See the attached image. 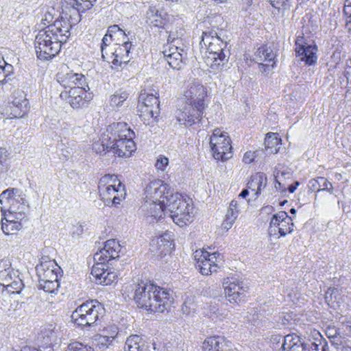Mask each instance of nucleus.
<instances>
[{
  "instance_id": "obj_1",
  "label": "nucleus",
  "mask_w": 351,
  "mask_h": 351,
  "mask_svg": "<svg viewBox=\"0 0 351 351\" xmlns=\"http://www.w3.org/2000/svg\"><path fill=\"white\" fill-rule=\"evenodd\" d=\"M134 300L138 307L154 313L168 310L173 302L169 291L144 281L134 285Z\"/></svg>"
},
{
  "instance_id": "obj_2",
  "label": "nucleus",
  "mask_w": 351,
  "mask_h": 351,
  "mask_svg": "<svg viewBox=\"0 0 351 351\" xmlns=\"http://www.w3.org/2000/svg\"><path fill=\"white\" fill-rule=\"evenodd\" d=\"M206 88L199 84H192L184 94L186 105L176 112V119L180 125L191 126L200 121L205 108Z\"/></svg>"
},
{
  "instance_id": "obj_3",
  "label": "nucleus",
  "mask_w": 351,
  "mask_h": 351,
  "mask_svg": "<svg viewBox=\"0 0 351 351\" xmlns=\"http://www.w3.org/2000/svg\"><path fill=\"white\" fill-rule=\"evenodd\" d=\"M134 132L125 122L110 124V152L119 157H130L136 150Z\"/></svg>"
},
{
  "instance_id": "obj_4",
  "label": "nucleus",
  "mask_w": 351,
  "mask_h": 351,
  "mask_svg": "<svg viewBox=\"0 0 351 351\" xmlns=\"http://www.w3.org/2000/svg\"><path fill=\"white\" fill-rule=\"evenodd\" d=\"M105 313L104 306L97 300H89L79 305L72 313L71 318L78 328L84 329L97 326Z\"/></svg>"
},
{
  "instance_id": "obj_5",
  "label": "nucleus",
  "mask_w": 351,
  "mask_h": 351,
  "mask_svg": "<svg viewBox=\"0 0 351 351\" xmlns=\"http://www.w3.org/2000/svg\"><path fill=\"white\" fill-rule=\"evenodd\" d=\"M191 200L186 199L181 194L175 193L165 202L166 211L173 222L183 227L191 223L193 218V208L190 204Z\"/></svg>"
},
{
  "instance_id": "obj_6",
  "label": "nucleus",
  "mask_w": 351,
  "mask_h": 351,
  "mask_svg": "<svg viewBox=\"0 0 351 351\" xmlns=\"http://www.w3.org/2000/svg\"><path fill=\"white\" fill-rule=\"evenodd\" d=\"M1 213L14 214L16 219H24L29 204L23 192L16 188H9L0 194Z\"/></svg>"
},
{
  "instance_id": "obj_7",
  "label": "nucleus",
  "mask_w": 351,
  "mask_h": 351,
  "mask_svg": "<svg viewBox=\"0 0 351 351\" xmlns=\"http://www.w3.org/2000/svg\"><path fill=\"white\" fill-rule=\"evenodd\" d=\"M60 267L54 261L47 257H43L40 264L36 267V275L38 278V287L44 291L54 293L60 287L58 273Z\"/></svg>"
},
{
  "instance_id": "obj_8",
  "label": "nucleus",
  "mask_w": 351,
  "mask_h": 351,
  "mask_svg": "<svg viewBox=\"0 0 351 351\" xmlns=\"http://www.w3.org/2000/svg\"><path fill=\"white\" fill-rule=\"evenodd\" d=\"M63 43L57 35L43 28L38 32L34 41L37 58L41 60L52 59L59 53Z\"/></svg>"
},
{
  "instance_id": "obj_9",
  "label": "nucleus",
  "mask_w": 351,
  "mask_h": 351,
  "mask_svg": "<svg viewBox=\"0 0 351 351\" xmlns=\"http://www.w3.org/2000/svg\"><path fill=\"white\" fill-rule=\"evenodd\" d=\"M117 176L107 174L101 177L98 183L99 195L106 204L110 202L114 205L120 204V202L125 198V192L124 186L120 181L117 186L114 184H110V182H114L117 180Z\"/></svg>"
},
{
  "instance_id": "obj_10",
  "label": "nucleus",
  "mask_w": 351,
  "mask_h": 351,
  "mask_svg": "<svg viewBox=\"0 0 351 351\" xmlns=\"http://www.w3.org/2000/svg\"><path fill=\"white\" fill-rule=\"evenodd\" d=\"M70 13L69 17L67 16V14H65L64 16H60L53 23L46 27L48 32L57 35L64 43L71 35L70 29L81 20V15L77 10H71Z\"/></svg>"
},
{
  "instance_id": "obj_11",
  "label": "nucleus",
  "mask_w": 351,
  "mask_h": 351,
  "mask_svg": "<svg viewBox=\"0 0 351 351\" xmlns=\"http://www.w3.org/2000/svg\"><path fill=\"white\" fill-rule=\"evenodd\" d=\"M210 145L216 160H226L232 156L230 139L227 133L221 132L219 128L213 130L210 137Z\"/></svg>"
},
{
  "instance_id": "obj_12",
  "label": "nucleus",
  "mask_w": 351,
  "mask_h": 351,
  "mask_svg": "<svg viewBox=\"0 0 351 351\" xmlns=\"http://www.w3.org/2000/svg\"><path fill=\"white\" fill-rule=\"evenodd\" d=\"M193 257L196 261L195 267L205 276L217 272L219 268L218 263L223 258L219 253H210L203 250H196L193 253Z\"/></svg>"
},
{
  "instance_id": "obj_13",
  "label": "nucleus",
  "mask_w": 351,
  "mask_h": 351,
  "mask_svg": "<svg viewBox=\"0 0 351 351\" xmlns=\"http://www.w3.org/2000/svg\"><path fill=\"white\" fill-rule=\"evenodd\" d=\"M294 224L292 217L285 211H280L274 215L269 222L268 233L270 237H285L293 231Z\"/></svg>"
},
{
  "instance_id": "obj_14",
  "label": "nucleus",
  "mask_w": 351,
  "mask_h": 351,
  "mask_svg": "<svg viewBox=\"0 0 351 351\" xmlns=\"http://www.w3.org/2000/svg\"><path fill=\"white\" fill-rule=\"evenodd\" d=\"M169 185L161 180L151 181L145 189V199L157 201L166 206V202L173 195Z\"/></svg>"
},
{
  "instance_id": "obj_15",
  "label": "nucleus",
  "mask_w": 351,
  "mask_h": 351,
  "mask_svg": "<svg viewBox=\"0 0 351 351\" xmlns=\"http://www.w3.org/2000/svg\"><path fill=\"white\" fill-rule=\"evenodd\" d=\"M226 46L222 39L218 40L217 43H211V45L205 48L204 58L206 64L213 69H219L227 60L223 53V47Z\"/></svg>"
},
{
  "instance_id": "obj_16",
  "label": "nucleus",
  "mask_w": 351,
  "mask_h": 351,
  "mask_svg": "<svg viewBox=\"0 0 351 351\" xmlns=\"http://www.w3.org/2000/svg\"><path fill=\"white\" fill-rule=\"evenodd\" d=\"M60 96L62 99H67L73 108H80L86 106L93 98L92 93H88L82 86L71 87L69 92H62Z\"/></svg>"
},
{
  "instance_id": "obj_17",
  "label": "nucleus",
  "mask_w": 351,
  "mask_h": 351,
  "mask_svg": "<svg viewBox=\"0 0 351 351\" xmlns=\"http://www.w3.org/2000/svg\"><path fill=\"white\" fill-rule=\"evenodd\" d=\"M271 341L273 344H278L282 341L280 351H310L307 344L295 334H289L285 336L275 335L271 337Z\"/></svg>"
},
{
  "instance_id": "obj_18",
  "label": "nucleus",
  "mask_w": 351,
  "mask_h": 351,
  "mask_svg": "<svg viewBox=\"0 0 351 351\" xmlns=\"http://www.w3.org/2000/svg\"><path fill=\"white\" fill-rule=\"evenodd\" d=\"M134 46L130 40L123 41L122 45L117 44L113 51L107 55L104 60L111 62L115 66H121L122 64H127L130 60V49Z\"/></svg>"
},
{
  "instance_id": "obj_19",
  "label": "nucleus",
  "mask_w": 351,
  "mask_h": 351,
  "mask_svg": "<svg viewBox=\"0 0 351 351\" xmlns=\"http://www.w3.org/2000/svg\"><path fill=\"white\" fill-rule=\"evenodd\" d=\"M295 45L296 56L299 57L301 61L308 66L317 62L318 49L315 45L308 44L302 36H298L295 40Z\"/></svg>"
},
{
  "instance_id": "obj_20",
  "label": "nucleus",
  "mask_w": 351,
  "mask_h": 351,
  "mask_svg": "<svg viewBox=\"0 0 351 351\" xmlns=\"http://www.w3.org/2000/svg\"><path fill=\"white\" fill-rule=\"evenodd\" d=\"M121 246L116 239H110L105 242L104 246L94 254L95 261H106L116 259L120 256Z\"/></svg>"
},
{
  "instance_id": "obj_21",
  "label": "nucleus",
  "mask_w": 351,
  "mask_h": 351,
  "mask_svg": "<svg viewBox=\"0 0 351 351\" xmlns=\"http://www.w3.org/2000/svg\"><path fill=\"white\" fill-rule=\"evenodd\" d=\"M164 58L173 69H181L184 60L186 58V51L176 45H169L167 49L163 51Z\"/></svg>"
},
{
  "instance_id": "obj_22",
  "label": "nucleus",
  "mask_w": 351,
  "mask_h": 351,
  "mask_svg": "<svg viewBox=\"0 0 351 351\" xmlns=\"http://www.w3.org/2000/svg\"><path fill=\"white\" fill-rule=\"evenodd\" d=\"M13 97L12 105L10 106V118H21L27 113L28 101L21 90H15Z\"/></svg>"
},
{
  "instance_id": "obj_23",
  "label": "nucleus",
  "mask_w": 351,
  "mask_h": 351,
  "mask_svg": "<svg viewBox=\"0 0 351 351\" xmlns=\"http://www.w3.org/2000/svg\"><path fill=\"white\" fill-rule=\"evenodd\" d=\"M223 287L225 296L230 303L239 304L244 300L245 291L240 283L230 282L228 278L223 282Z\"/></svg>"
},
{
  "instance_id": "obj_24",
  "label": "nucleus",
  "mask_w": 351,
  "mask_h": 351,
  "mask_svg": "<svg viewBox=\"0 0 351 351\" xmlns=\"http://www.w3.org/2000/svg\"><path fill=\"white\" fill-rule=\"evenodd\" d=\"M57 82L64 88L80 86L83 85L85 77L83 75L73 71L59 72L56 75Z\"/></svg>"
},
{
  "instance_id": "obj_25",
  "label": "nucleus",
  "mask_w": 351,
  "mask_h": 351,
  "mask_svg": "<svg viewBox=\"0 0 351 351\" xmlns=\"http://www.w3.org/2000/svg\"><path fill=\"white\" fill-rule=\"evenodd\" d=\"M1 229L5 234H15L22 228L23 219H16L18 217L14 214L1 213Z\"/></svg>"
},
{
  "instance_id": "obj_26",
  "label": "nucleus",
  "mask_w": 351,
  "mask_h": 351,
  "mask_svg": "<svg viewBox=\"0 0 351 351\" xmlns=\"http://www.w3.org/2000/svg\"><path fill=\"white\" fill-rule=\"evenodd\" d=\"M203 351H228V342L223 337L213 336L207 337L202 344Z\"/></svg>"
},
{
  "instance_id": "obj_27",
  "label": "nucleus",
  "mask_w": 351,
  "mask_h": 351,
  "mask_svg": "<svg viewBox=\"0 0 351 351\" xmlns=\"http://www.w3.org/2000/svg\"><path fill=\"white\" fill-rule=\"evenodd\" d=\"M267 178L266 175L262 172H258L250 177L247 182V188L254 192L255 197H257L261 193L263 189L267 186Z\"/></svg>"
},
{
  "instance_id": "obj_28",
  "label": "nucleus",
  "mask_w": 351,
  "mask_h": 351,
  "mask_svg": "<svg viewBox=\"0 0 351 351\" xmlns=\"http://www.w3.org/2000/svg\"><path fill=\"white\" fill-rule=\"evenodd\" d=\"M110 125L108 126L99 138L93 143V150L97 154H101L106 152H110Z\"/></svg>"
},
{
  "instance_id": "obj_29",
  "label": "nucleus",
  "mask_w": 351,
  "mask_h": 351,
  "mask_svg": "<svg viewBox=\"0 0 351 351\" xmlns=\"http://www.w3.org/2000/svg\"><path fill=\"white\" fill-rule=\"evenodd\" d=\"M239 213L240 209L239 202L237 199L232 200L227 210L225 219L222 223L224 229L228 230L232 228L234 221L237 219Z\"/></svg>"
},
{
  "instance_id": "obj_30",
  "label": "nucleus",
  "mask_w": 351,
  "mask_h": 351,
  "mask_svg": "<svg viewBox=\"0 0 351 351\" xmlns=\"http://www.w3.org/2000/svg\"><path fill=\"white\" fill-rule=\"evenodd\" d=\"M143 208L147 210V215L149 217H154V219H160L162 217V214H167L166 211V206L162 204H160L157 201H149L146 199Z\"/></svg>"
},
{
  "instance_id": "obj_31",
  "label": "nucleus",
  "mask_w": 351,
  "mask_h": 351,
  "mask_svg": "<svg viewBox=\"0 0 351 351\" xmlns=\"http://www.w3.org/2000/svg\"><path fill=\"white\" fill-rule=\"evenodd\" d=\"M276 58V54L271 47L266 45L260 47L254 54L253 60L258 63L259 62L268 61L271 62Z\"/></svg>"
},
{
  "instance_id": "obj_32",
  "label": "nucleus",
  "mask_w": 351,
  "mask_h": 351,
  "mask_svg": "<svg viewBox=\"0 0 351 351\" xmlns=\"http://www.w3.org/2000/svg\"><path fill=\"white\" fill-rule=\"evenodd\" d=\"M124 350L125 351H145V342L140 336L131 335L125 341Z\"/></svg>"
},
{
  "instance_id": "obj_33",
  "label": "nucleus",
  "mask_w": 351,
  "mask_h": 351,
  "mask_svg": "<svg viewBox=\"0 0 351 351\" xmlns=\"http://www.w3.org/2000/svg\"><path fill=\"white\" fill-rule=\"evenodd\" d=\"M146 23L152 26L162 27L165 20L155 7H150L146 13Z\"/></svg>"
},
{
  "instance_id": "obj_34",
  "label": "nucleus",
  "mask_w": 351,
  "mask_h": 351,
  "mask_svg": "<svg viewBox=\"0 0 351 351\" xmlns=\"http://www.w3.org/2000/svg\"><path fill=\"white\" fill-rule=\"evenodd\" d=\"M129 93L123 88H120L110 96L109 104L112 108L122 106L129 97Z\"/></svg>"
},
{
  "instance_id": "obj_35",
  "label": "nucleus",
  "mask_w": 351,
  "mask_h": 351,
  "mask_svg": "<svg viewBox=\"0 0 351 351\" xmlns=\"http://www.w3.org/2000/svg\"><path fill=\"white\" fill-rule=\"evenodd\" d=\"M219 34L213 29L203 32L202 39L199 43L201 48L205 49L211 45V43H217L221 39Z\"/></svg>"
},
{
  "instance_id": "obj_36",
  "label": "nucleus",
  "mask_w": 351,
  "mask_h": 351,
  "mask_svg": "<svg viewBox=\"0 0 351 351\" xmlns=\"http://www.w3.org/2000/svg\"><path fill=\"white\" fill-rule=\"evenodd\" d=\"M140 105H145L155 110L159 109L160 101L158 97L153 94L141 93L139 95Z\"/></svg>"
},
{
  "instance_id": "obj_37",
  "label": "nucleus",
  "mask_w": 351,
  "mask_h": 351,
  "mask_svg": "<svg viewBox=\"0 0 351 351\" xmlns=\"http://www.w3.org/2000/svg\"><path fill=\"white\" fill-rule=\"evenodd\" d=\"M138 109L140 112L139 116L143 120L149 121V118H152L154 121H157V117L160 113L159 109L155 110L152 108L140 104L138 105Z\"/></svg>"
},
{
  "instance_id": "obj_38",
  "label": "nucleus",
  "mask_w": 351,
  "mask_h": 351,
  "mask_svg": "<svg viewBox=\"0 0 351 351\" xmlns=\"http://www.w3.org/2000/svg\"><path fill=\"white\" fill-rule=\"evenodd\" d=\"M66 3L72 6V10H75L80 14L91 8L93 3L96 0H64Z\"/></svg>"
},
{
  "instance_id": "obj_39",
  "label": "nucleus",
  "mask_w": 351,
  "mask_h": 351,
  "mask_svg": "<svg viewBox=\"0 0 351 351\" xmlns=\"http://www.w3.org/2000/svg\"><path fill=\"white\" fill-rule=\"evenodd\" d=\"M96 263L92 267L91 275L95 278V282L99 285V278L103 279L107 266L105 265L106 261H95Z\"/></svg>"
},
{
  "instance_id": "obj_40",
  "label": "nucleus",
  "mask_w": 351,
  "mask_h": 351,
  "mask_svg": "<svg viewBox=\"0 0 351 351\" xmlns=\"http://www.w3.org/2000/svg\"><path fill=\"white\" fill-rule=\"evenodd\" d=\"M280 139L276 136L275 133H267L265 139V145L267 150L269 149L271 153H277L280 147Z\"/></svg>"
},
{
  "instance_id": "obj_41",
  "label": "nucleus",
  "mask_w": 351,
  "mask_h": 351,
  "mask_svg": "<svg viewBox=\"0 0 351 351\" xmlns=\"http://www.w3.org/2000/svg\"><path fill=\"white\" fill-rule=\"evenodd\" d=\"M154 245H158V250L162 247L163 249L162 250V252L165 251L168 252L171 248L172 241L171 240L169 234H165L160 236L159 237L152 239L151 245L153 246Z\"/></svg>"
},
{
  "instance_id": "obj_42",
  "label": "nucleus",
  "mask_w": 351,
  "mask_h": 351,
  "mask_svg": "<svg viewBox=\"0 0 351 351\" xmlns=\"http://www.w3.org/2000/svg\"><path fill=\"white\" fill-rule=\"evenodd\" d=\"M12 271V265L10 260L3 259L0 261V279L9 282V274Z\"/></svg>"
},
{
  "instance_id": "obj_43",
  "label": "nucleus",
  "mask_w": 351,
  "mask_h": 351,
  "mask_svg": "<svg viewBox=\"0 0 351 351\" xmlns=\"http://www.w3.org/2000/svg\"><path fill=\"white\" fill-rule=\"evenodd\" d=\"M195 310L196 304L195 302V296L192 295H186L182 306V311L183 313L189 315L194 313Z\"/></svg>"
},
{
  "instance_id": "obj_44",
  "label": "nucleus",
  "mask_w": 351,
  "mask_h": 351,
  "mask_svg": "<svg viewBox=\"0 0 351 351\" xmlns=\"http://www.w3.org/2000/svg\"><path fill=\"white\" fill-rule=\"evenodd\" d=\"M117 335V330H114L112 331L110 335H99L97 339V345L99 346V348L101 349L108 348L112 343Z\"/></svg>"
},
{
  "instance_id": "obj_45",
  "label": "nucleus",
  "mask_w": 351,
  "mask_h": 351,
  "mask_svg": "<svg viewBox=\"0 0 351 351\" xmlns=\"http://www.w3.org/2000/svg\"><path fill=\"white\" fill-rule=\"evenodd\" d=\"M55 328L53 324H49L42 330L43 338L46 339V343H52V341L54 339L56 333Z\"/></svg>"
},
{
  "instance_id": "obj_46",
  "label": "nucleus",
  "mask_w": 351,
  "mask_h": 351,
  "mask_svg": "<svg viewBox=\"0 0 351 351\" xmlns=\"http://www.w3.org/2000/svg\"><path fill=\"white\" fill-rule=\"evenodd\" d=\"M118 278L117 274H116L114 271L108 270V267H107V269L105 272L104 276L103 279L99 278V285H110L112 283L114 282Z\"/></svg>"
},
{
  "instance_id": "obj_47",
  "label": "nucleus",
  "mask_w": 351,
  "mask_h": 351,
  "mask_svg": "<svg viewBox=\"0 0 351 351\" xmlns=\"http://www.w3.org/2000/svg\"><path fill=\"white\" fill-rule=\"evenodd\" d=\"M114 40V38L106 34L102 38V43L101 45V51L102 58L104 59L107 55H109V53L107 50V47H110V43Z\"/></svg>"
},
{
  "instance_id": "obj_48",
  "label": "nucleus",
  "mask_w": 351,
  "mask_h": 351,
  "mask_svg": "<svg viewBox=\"0 0 351 351\" xmlns=\"http://www.w3.org/2000/svg\"><path fill=\"white\" fill-rule=\"evenodd\" d=\"M315 182L318 185V187H317V191L324 190L330 191L332 189V184L325 178L319 177L315 180Z\"/></svg>"
},
{
  "instance_id": "obj_49",
  "label": "nucleus",
  "mask_w": 351,
  "mask_h": 351,
  "mask_svg": "<svg viewBox=\"0 0 351 351\" xmlns=\"http://www.w3.org/2000/svg\"><path fill=\"white\" fill-rule=\"evenodd\" d=\"M66 351H94L90 346H84L79 342H73L69 344Z\"/></svg>"
},
{
  "instance_id": "obj_50",
  "label": "nucleus",
  "mask_w": 351,
  "mask_h": 351,
  "mask_svg": "<svg viewBox=\"0 0 351 351\" xmlns=\"http://www.w3.org/2000/svg\"><path fill=\"white\" fill-rule=\"evenodd\" d=\"M106 34L112 38L115 36H119L123 37L124 39L127 36L125 32L117 25L110 26Z\"/></svg>"
},
{
  "instance_id": "obj_51",
  "label": "nucleus",
  "mask_w": 351,
  "mask_h": 351,
  "mask_svg": "<svg viewBox=\"0 0 351 351\" xmlns=\"http://www.w3.org/2000/svg\"><path fill=\"white\" fill-rule=\"evenodd\" d=\"M317 335L320 337V338H322L319 332L317 333ZM318 341L319 342V343H317V342H313L311 343V348L312 350H315L316 351H330L329 346L325 340L322 341V339H320L318 340Z\"/></svg>"
},
{
  "instance_id": "obj_52",
  "label": "nucleus",
  "mask_w": 351,
  "mask_h": 351,
  "mask_svg": "<svg viewBox=\"0 0 351 351\" xmlns=\"http://www.w3.org/2000/svg\"><path fill=\"white\" fill-rule=\"evenodd\" d=\"M326 335L329 339H334V341H331L332 343L341 346L342 344L341 340H336L339 332L335 327H328L326 330Z\"/></svg>"
},
{
  "instance_id": "obj_53",
  "label": "nucleus",
  "mask_w": 351,
  "mask_h": 351,
  "mask_svg": "<svg viewBox=\"0 0 351 351\" xmlns=\"http://www.w3.org/2000/svg\"><path fill=\"white\" fill-rule=\"evenodd\" d=\"M168 164H169L168 158H167L162 155H160L157 158V160H156V162L155 164V167L157 170L163 171L167 167Z\"/></svg>"
},
{
  "instance_id": "obj_54",
  "label": "nucleus",
  "mask_w": 351,
  "mask_h": 351,
  "mask_svg": "<svg viewBox=\"0 0 351 351\" xmlns=\"http://www.w3.org/2000/svg\"><path fill=\"white\" fill-rule=\"evenodd\" d=\"M7 286L14 289V291H13V292L19 293L24 287V284L23 280L19 278L10 281Z\"/></svg>"
},
{
  "instance_id": "obj_55",
  "label": "nucleus",
  "mask_w": 351,
  "mask_h": 351,
  "mask_svg": "<svg viewBox=\"0 0 351 351\" xmlns=\"http://www.w3.org/2000/svg\"><path fill=\"white\" fill-rule=\"evenodd\" d=\"M289 1L290 0H269L271 5L277 9H280L281 7H284L285 9H289L291 6Z\"/></svg>"
},
{
  "instance_id": "obj_56",
  "label": "nucleus",
  "mask_w": 351,
  "mask_h": 351,
  "mask_svg": "<svg viewBox=\"0 0 351 351\" xmlns=\"http://www.w3.org/2000/svg\"><path fill=\"white\" fill-rule=\"evenodd\" d=\"M276 64L275 62H273L272 64H263L262 62H258V68L260 71L265 74L268 75L272 69L274 68Z\"/></svg>"
},
{
  "instance_id": "obj_57",
  "label": "nucleus",
  "mask_w": 351,
  "mask_h": 351,
  "mask_svg": "<svg viewBox=\"0 0 351 351\" xmlns=\"http://www.w3.org/2000/svg\"><path fill=\"white\" fill-rule=\"evenodd\" d=\"M258 152V150H256L255 152L249 151V152H245L243 156V161L247 164L251 163L252 162H253L255 158L257 156Z\"/></svg>"
},
{
  "instance_id": "obj_58",
  "label": "nucleus",
  "mask_w": 351,
  "mask_h": 351,
  "mask_svg": "<svg viewBox=\"0 0 351 351\" xmlns=\"http://www.w3.org/2000/svg\"><path fill=\"white\" fill-rule=\"evenodd\" d=\"M343 13L345 16H351V0L345 1Z\"/></svg>"
},
{
  "instance_id": "obj_59",
  "label": "nucleus",
  "mask_w": 351,
  "mask_h": 351,
  "mask_svg": "<svg viewBox=\"0 0 351 351\" xmlns=\"http://www.w3.org/2000/svg\"><path fill=\"white\" fill-rule=\"evenodd\" d=\"M279 173L278 172L276 175H275L276 182H275V188L276 190H278L281 192H286L287 188L282 184L280 182H279L277 178H278Z\"/></svg>"
},
{
  "instance_id": "obj_60",
  "label": "nucleus",
  "mask_w": 351,
  "mask_h": 351,
  "mask_svg": "<svg viewBox=\"0 0 351 351\" xmlns=\"http://www.w3.org/2000/svg\"><path fill=\"white\" fill-rule=\"evenodd\" d=\"M9 274H11V275L8 276L9 277H10V278H9V282L13 280L14 279L20 278L19 277L20 273H19V270H14L12 268V271Z\"/></svg>"
},
{
  "instance_id": "obj_61",
  "label": "nucleus",
  "mask_w": 351,
  "mask_h": 351,
  "mask_svg": "<svg viewBox=\"0 0 351 351\" xmlns=\"http://www.w3.org/2000/svg\"><path fill=\"white\" fill-rule=\"evenodd\" d=\"M6 161V156L3 155L2 150H0V172L3 171L4 163Z\"/></svg>"
},
{
  "instance_id": "obj_62",
  "label": "nucleus",
  "mask_w": 351,
  "mask_h": 351,
  "mask_svg": "<svg viewBox=\"0 0 351 351\" xmlns=\"http://www.w3.org/2000/svg\"><path fill=\"white\" fill-rule=\"evenodd\" d=\"M300 184V182L296 181L293 184H290L287 189V191L288 190V191L291 193H293L295 189H297V186Z\"/></svg>"
},
{
  "instance_id": "obj_63",
  "label": "nucleus",
  "mask_w": 351,
  "mask_h": 351,
  "mask_svg": "<svg viewBox=\"0 0 351 351\" xmlns=\"http://www.w3.org/2000/svg\"><path fill=\"white\" fill-rule=\"evenodd\" d=\"M345 26L348 32L351 34V16H346Z\"/></svg>"
},
{
  "instance_id": "obj_64",
  "label": "nucleus",
  "mask_w": 351,
  "mask_h": 351,
  "mask_svg": "<svg viewBox=\"0 0 351 351\" xmlns=\"http://www.w3.org/2000/svg\"><path fill=\"white\" fill-rule=\"evenodd\" d=\"M337 290L335 289H328V291L326 292V294H325V299L327 302H329V295H330V297H331V295L335 293L336 292Z\"/></svg>"
}]
</instances>
